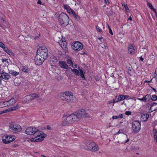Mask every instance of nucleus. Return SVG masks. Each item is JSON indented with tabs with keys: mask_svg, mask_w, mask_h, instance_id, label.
<instances>
[{
	"mask_svg": "<svg viewBox=\"0 0 157 157\" xmlns=\"http://www.w3.org/2000/svg\"><path fill=\"white\" fill-rule=\"evenodd\" d=\"M67 63L69 64V66L73 67V63L71 60V57H69L67 59Z\"/></svg>",
	"mask_w": 157,
	"mask_h": 157,
	"instance_id": "c756f323",
	"label": "nucleus"
},
{
	"mask_svg": "<svg viewBox=\"0 0 157 157\" xmlns=\"http://www.w3.org/2000/svg\"><path fill=\"white\" fill-rule=\"evenodd\" d=\"M135 49L132 44H130L128 46V51L130 54H133L135 53Z\"/></svg>",
	"mask_w": 157,
	"mask_h": 157,
	"instance_id": "a211bd4d",
	"label": "nucleus"
},
{
	"mask_svg": "<svg viewBox=\"0 0 157 157\" xmlns=\"http://www.w3.org/2000/svg\"><path fill=\"white\" fill-rule=\"evenodd\" d=\"M98 32H99L100 33H102V30H98Z\"/></svg>",
	"mask_w": 157,
	"mask_h": 157,
	"instance_id": "0e129e2a",
	"label": "nucleus"
},
{
	"mask_svg": "<svg viewBox=\"0 0 157 157\" xmlns=\"http://www.w3.org/2000/svg\"><path fill=\"white\" fill-rule=\"evenodd\" d=\"M148 101H149L151 99V95L150 94H148L146 95Z\"/></svg>",
	"mask_w": 157,
	"mask_h": 157,
	"instance_id": "a19ab883",
	"label": "nucleus"
},
{
	"mask_svg": "<svg viewBox=\"0 0 157 157\" xmlns=\"http://www.w3.org/2000/svg\"><path fill=\"white\" fill-rule=\"evenodd\" d=\"M37 3H39V4H41V2L40 0L38 1L37 2Z\"/></svg>",
	"mask_w": 157,
	"mask_h": 157,
	"instance_id": "338daca9",
	"label": "nucleus"
},
{
	"mask_svg": "<svg viewBox=\"0 0 157 157\" xmlns=\"http://www.w3.org/2000/svg\"><path fill=\"white\" fill-rule=\"evenodd\" d=\"M66 92H67V91H65L64 92L59 93L58 95V97L61 98L64 101V99H65V96L66 95Z\"/></svg>",
	"mask_w": 157,
	"mask_h": 157,
	"instance_id": "4be33fe9",
	"label": "nucleus"
},
{
	"mask_svg": "<svg viewBox=\"0 0 157 157\" xmlns=\"http://www.w3.org/2000/svg\"><path fill=\"white\" fill-rule=\"evenodd\" d=\"M142 49L144 50V53H146L147 52V50L145 48H143Z\"/></svg>",
	"mask_w": 157,
	"mask_h": 157,
	"instance_id": "4d7b16f0",
	"label": "nucleus"
},
{
	"mask_svg": "<svg viewBox=\"0 0 157 157\" xmlns=\"http://www.w3.org/2000/svg\"><path fill=\"white\" fill-rule=\"evenodd\" d=\"M122 5L124 8L127 12H128L129 11V8L127 5L124 3H122Z\"/></svg>",
	"mask_w": 157,
	"mask_h": 157,
	"instance_id": "473e14b6",
	"label": "nucleus"
},
{
	"mask_svg": "<svg viewBox=\"0 0 157 157\" xmlns=\"http://www.w3.org/2000/svg\"><path fill=\"white\" fill-rule=\"evenodd\" d=\"M9 124V128L11 132L16 133L21 131V127L18 124L12 122H10Z\"/></svg>",
	"mask_w": 157,
	"mask_h": 157,
	"instance_id": "39448f33",
	"label": "nucleus"
},
{
	"mask_svg": "<svg viewBox=\"0 0 157 157\" xmlns=\"http://www.w3.org/2000/svg\"><path fill=\"white\" fill-rule=\"evenodd\" d=\"M73 49L75 51L81 50L83 48L82 44L79 42H76L72 46Z\"/></svg>",
	"mask_w": 157,
	"mask_h": 157,
	"instance_id": "f8f14e48",
	"label": "nucleus"
},
{
	"mask_svg": "<svg viewBox=\"0 0 157 157\" xmlns=\"http://www.w3.org/2000/svg\"><path fill=\"white\" fill-rule=\"evenodd\" d=\"M123 129H120L119 130V131H118V133H122V132H123Z\"/></svg>",
	"mask_w": 157,
	"mask_h": 157,
	"instance_id": "864d4df0",
	"label": "nucleus"
},
{
	"mask_svg": "<svg viewBox=\"0 0 157 157\" xmlns=\"http://www.w3.org/2000/svg\"><path fill=\"white\" fill-rule=\"evenodd\" d=\"M3 49L4 51L6 52L9 50L8 48L7 47H6V46L5 47V48H4Z\"/></svg>",
	"mask_w": 157,
	"mask_h": 157,
	"instance_id": "49530a36",
	"label": "nucleus"
},
{
	"mask_svg": "<svg viewBox=\"0 0 157 157\" xmlns=\"http://www.w3.org/2000/svg\"><path fill=\"white\" fill-rule=\"evenodd\" d=\"M34 60L35 63L38 65H40L42 64L45 59L36 53Z\"/></svg>",
	"mask_w": 157,
	"mask_h": 157,
	"instance_id": "ddd939ff",
	"label": "nucleus"
},
{
	"mask_svg": "<svg viewBox=\"0 0 157 157\" xmlns=\"http://www.w3.org/2000/svg\"><path fill=\"white\" fill-rule=\"evenodd\" d=\"M63 7L66 10H68V9L70 8L68 5L67 4L64 5Z\"/></svg>",
	"mask_w": 157,
	"mask_h": 157,
	"instance_id": "ea45409f",
	"label": "nucleus"
},
{
	"mask_svg": "<svg viewBox=\"0 0 157 157\" xmlns=\"http://www.w3.org/2000/svg\"><path fill=\"white\" fill-rule=\"evenodd\" d=\"M149 117V115L148 114H143L140 118V120L142 121H147Z\"/></svg>",
	"mask_w": 157,
	"mask_h": 157,
	"instance_id": "412c9836",
	"label": "nucleus"
},
{
	"mask_svg": "<svg viewBox=\"0 0 157 157\" xmlns=\"http://www.w3.org/2000/svg\"><path fill=\"white\" fill-rule=\"evenodd\" d=\"M141 128V123L139 121H134L132 124V129L135 133H138Z\"/></svg>",
	"mask_w": 157,
	"mask_h": 157,
	"instance_id": "6e6552de",
	"label": "nucleus"
},
{
	"mask_svg": "<svg viewBox=\"0 0 157 157\" xmlns=\"http://www.w3.org/2000/svg\"><path fill=\"white\" fill-rule=\"evenodd\" d=\"M49 61L50 63L52 65V66H53V64L54 65L56 64L57 61L56 57L53 56H51L49 59Z\"/></svg>",
	"mask_w": 157,
	"mask_h": 157,
	"instance_id": "dca6fc26",
	"label": "nucleus"
},
{
	"mask_svg": "<svg viewBox=\"0 0 157 157\" xmlns=\"http://www.w3.org/2000/svg\"><path fill=\"white\" fill-rule=\"evenodd\" d=\"M6 53L11 56H13L14 55V53L9 49Z\"/></svg>",
	"mask_w": 157,
	"mask_h": 157,
	"instance_id": "f704fd0d",
	"label": "nucleus"
},
{
	"mask_svg": "<svg viewBox=\"0 0 157 157\" xmlns=\"http://www.w3.org/2000/svg\"><path fill=\"white\" fill-rule=\"evenodd\" d=\"M76 97L73 95V94L71 91H67L66 92V95L64 101H67L68 102L73 103L76 101Z\"/></svg>",
	"mask_w": 157,
	"mask_h": 157,
	"instance_id": "0eeeda50",
	"label": "nucleus"
},
{
	"mask_svg": "<svg viewBox=\"0 0 157 157\" xmlns=\"http://www.w3.org/2000/svg\"><path fill=\"white\" fill-rule=\"evenodd\" d=\"M47 128L48 130H50L51 129V128L49 125H48L47 127Z\"/></svg>",
	"mask_w": 157,
	"mask_h": 157,
	"instance_id": "6e6d98bb",
	"label": "nucleus"
},
{
	"mask_svg": "<svg viewBox=\"0 0 157 157\" xmlns=\"http://www.w3.org/2000/svg\"><path fill=\"white\" fill-rule=\"evenodd\" d=\"M78 121L77 117H76L75 113L72 114L68 116L62 122L61 124L63 126H66Z\"/></svg>",
	"mask_w": 157,
	"mask_h": 157,
	"instance_id": "7ed1b4c3",
	"label": "nucleus"
},
{
	"mask_svg": "<svg viewBox=\"0 0 157 157\" xmlns=\"http://www.w3.org/2000/svg\"><path fill=\"white\" fill-rule=\"evenodd\" d=\"M157 110V103L153 102L152 104L150 110H151V112H153Z\"/></svg>",
	"mask_w": 157,
	"mask_h": 157,
	"instance_id": "5701e85b",
	"label": "nucleus"
},
{
	"mask_svg": "<svg viewBox=\"0 0 157 157\" xmlns=\"http://www.w3.org/2000/svg\"><path fill=\"white\" fill-rule=\"evenodd\" d=\"M92 148L90 150L92 151H98L99 149L98 146L97 145H96L95 143V145L94 146H93V147H92Z\"/></svg>",
	"mask_w": 157,
	"mask_h": 157,
	"instance_id": "7c9ffc66",
	"label": "nucleus"
},
{
	"mask_svg": "<svg viewBox=\"0 0 157 157\" xmlns=\"http://www.w3.org/2000/svg\"><path fill=\"white\" fill-rule=\"evenodd\" d=\"M21 70L22 71L26 73H28L29 71V70L27 66H22Z\"/></svg>",
	"mask_w": 157,
	"mask_h": 157,
	"instance_id": "c85d7f7f",
	"label": "nucleus"
},
{
	"mask_svg": "<svg viewBox=\"0 0 157 157\" xmlns=\"http://www.w3.org/2000/svg\"><path fill=\"white\" fill-rule=\"evenodd\" d=\"M18 105H17L15 106H13L12 107H11L9 108V109H5L3 110V112H2V113H7L9 111H12L15 110L17 109H18Z\"/></svg>",
	"mask_w": 157,
	"mask_h": 157,
	"instance_id": "6ab92c4d",
	"label": "nucleus"
},
{
	"mask_svg": "<svg viewBox=\"0 0 157 157\" xmlns=\"http://www.w3.org/2000/svg\"><path fill=\"white\" fill-rule=\"evenodd\" d=\"M36 128H33L32 127H28L25 131L26 133L28 135H32L33 134Z\"/></svg>",
	"mask_w": 157,
	"mask_h": 157,
	"instance_id": "2eb2a0df",
	"label": "nucleus"
},
{
	"mask_svg": "<svg viewBox=\"0 0 157 157\" xmlns=\"http://www.w3.org/2000/svg\"><path fill=\"white\" fill-rule=\"evenodd\" d=\"M105 3L107 4H108L109 2L108 0H105Z\"/></svg>",
	"mask_w": 157,
	"mask_h": 157,
	"instance_id": "8fccbe9b",
	"label": "nucleus"
},
{
	"mask_svg": "<svg viewBox=\"0 0 157 157\" xmlns=\"http://www.w3.org/2000/svg\"><path fill=\"white\" fill-rule=\"evenodd\" d=\"M65 40V39L62 38L61 39V40H60V41L58 42L59 43V45H60V46H61V43L62 44H63L64 43V41Z\"/></svg>",
	"mask_w": 157,
	"mask_h": 157,
	"instance_id": "4c0bfd02",
	"label": "nucleus"
},
{
	"mask_svg": "<svg viewBox=\"0 0 157 157\" xmlns=\"http://www.w3.org/2000/svg\"><path fill=\"white\" fill-rule=\"evenodd\" d=\"M132 68L129 67L128 68V73L130 75H131V74H130V73L129 72V71H131L132 70Z\"/></svg>",
	"mask_w": 157,
	"mask_h": 157,
	"instance_id": "c03bdc74",
	"label": "nucleus"
},
{
	"mask_svg": "<svg viewBox=\"0 0 157 157\" xmlns=\"http://www.w3.org/2000/svg\"><path fill=\"white\" fill-rule=\"evenodd\" d=\"M2 62H8V59H2Z\"/></svg>",
	"mask_w": 157,
	"mask_h": 157,
	"instance_id": "de8ad7c7",
	"label": "nucleus"
},
{
	"mask_svg": "<svg viewBox=\"0 0 157 157\" xmlns=\"http://www.w3.org/2000/svg\"><path fill=\"white\" fill-rule=\"evenodd\" d=\"M2 72V74L3 77L2 78H1V79H4L6 80H8L9 79L8 77L10 76V75L4 72L3 71Z\"/></svg>",
	"mask_w": 157,
	"mask_h": 157,
	"instance_id": "393cba45",
	"label": "nucleus"
},
{
	"mask_svg": "<svg viewBox=\"0 0 157 157\" xmlns=\"http://www.w3.org/2000/svg\"><path fill=\"white\" fill-rule=\"evenodd\" d=\"M128 97V96L126 95H120L118 98H117L116 102H118L123 100Z\"/></svg>",
	"mask_w": 157,
	"mask_h": 157,
	"instance_id": "aec40b11",
	"label": "nucleus"
},
{
	"mask_svg": "<svg viewBox=\"0 0 157 157\" xmlns=\"http://www.w3.org/2000/svg\"><path fill=\"white\" fill-rule=\"evenodd\" d=\"M143 99H144V102H146L147 101V98L146 97V96H144L143 97Z\"/></svg>",
	"mask_w": 157,
	"mask_h": 157,
	"instance_id": "a18cd8bd",
	"label": "nucleus"
},
{
	"mask_svg": "<svg viewBox=\"0 0 157 157\" xmlns=\"http://www.w3.org/2000/svg\"><path fill=\"white\" fill-rule=\"evenodd\" d=\"M61 47L63 48L64 50L67 51V43L65 41V40L64 41V43L63 44H62L61 43Z\"/></svg>",
	"mask_w": 157,
	"mask_h": 157,
	"instance_id": "bb28decb",
	"label": "nucleus"
},
{
	"mask_svg": "<svg viewBox=\"0 0 157 157\" xmlns=\"http://www.w3.org/2000/svg\"><path fill=\"white\" fill-rule=\"evenodd\" d=\"M40 131L37 129H36L33 135L35 138H33L31 139V141L33 142H40L43 141L44 138L46 136V134H41Z\"/></svg>",
	"mask_w": 157,
	"mask_h": 157,
	"instance_id": "f03ea898",
	"label": "nucleus"
},
{
	"mask_svg": "<svg viewBox=\"0 0 157 157\" xmlns=\"http://www.w3.org/2000/svg\"><path fill=\"white\" fill-rule=\"evenodd\" d=\"M147 6H148L150 9L152 10L153 11H154V12L156 14V10L153 7V6L152 5L149 3V2H147Z\"/></svg>",
	"mask_w": 157,
	"mask_h": 157,
	"instance_id": "2f4dec72",
	"label": "nucleus"
},
{
	"mask_svg": "<svg viewBox=\"0 0 157 157\" xmlns=\"http://www.w3.org/2000/svg\"><path fill=\"white\" fill-rule=\"evenodd\" d=\"M59 65L60 67L63 69H65L66 70L69 68L68 66L67 65L65 62L59 61Z\"/></svg>",
	"mask_w": 157,
	"mask_h": 157,
	"instance_id": "f3484780",
	"label": "nucleus"
},
{
	"mask_svg": "<svg viewBox=\"0 0 157 157\" xmlns=\"http://www.w3.org/2000/svg\"><path fill=\"white\" fill-rule=\"evenodd\" d=\"M9 72L10 74L14 76H16L19 74V73L18 72H16L15 71L12 70H9Z\"/></svg>",
	"mask_w": 157,
	"mask_h": 157,
	"instance_id": "cd10ccee",
	"label": "nucleus"
},
{
	"mask_svg": "<svg viewBox=\"0 0 157 157\" xmlns=\"http://www.w3.org/2000/svg\"><path fill=\"white\" fill-rule=\"evenodd\" d=\"M5 45L2 42H0V47L2 48H5Z\"/></svg>",
	"mask_w": 157,
	"mask_h": 157,
	"instance_id": "79ce46f5",
	"label": "nucleus"
},
{
	"mask_svg": "<svg viewBox=\"0 0 157 157\" xmlns=\"http://www.w3.org/2000/svg\"><path fill=\"white\" fill-rule=\"evenodd\" d=\"M55 16L58 19L59 24L63 26H65L69 24V17L65 13H62L60 14L58 13H56L55 14Z\"/></svg>",
	"mask_w": 157,
	"mask_h": 157,
	"instance_id": "f257e3e1",
	"label": "nucleus"
},
{
	"mask_svg": "<svg viewBox=\"0 0 157 157\" xmlns=\"http://www.w3.org/2000/svg\"><path fill=\"white\" fill-rule=\"evenodd\" d=\"M72 14L73 15L74 17L78 21H80V17L78 16V14L75 12L74 11H72Z\"/></svg>",
	"mask_w": 157,
	"mask_h": 157,
	"instance_id": "a878e982",
	"label": "nucleus"
},
{
	"mask_svg": "<svg viewBox=\"0 0 157 157\" xmlns=\"http://www.w3.org/2000/svg\"><path fill=\"white\" fill-rule=\"evenodd\" d=\"M153 132H154V136H157V130L155 127L153 128Z\"/></svg>",
	"mask_w": 157,
	"mask_h": 157,
	"instance_id": "e433bc0d",
	"label": "nucleus"
},
{
	"mask_svg": "<svg viewBox=\"0 0 157 157\" xmlns=\"http://www.w3.org/2000/svg\"><path fill=\"white\" fill-rule=\"evenodd\" d=\"M140 60H141V61H143V60H144V59H143V58H142V56H141L140 57Z\"/></svg>",
	"mask_w": 157,
	"mask_h": 157,
	"instance_id": "e2e57ef3",
	"label": "nucleus"
},
{
	"mask_svg": "<svg viewBox=\"0 0 157 157\" xmlns=\"http://www.w3.org/2000/svg\"><path fill=\"white\" fill-rule=\"evenodd\" d=\"M67 11L68 13L69 14H71L72 13V11H74L72 9H71L70 8H69L68 10H67Z\"/></svg>",
	"mask_w": 157,
	"mask_h": 157,
	"instance_id": "58836bf2",
	"label": "nucleus"
},
{
	"mask_svg": "<svg viewBox=\"0 0 157 157\" xmlns=\"http://www.w3.org/2000/svg\"><path fill=\"white\" fill-rule=\"evenodd\" d=\"M2 71L0 73V79H1L2 78L3 76H2Z\"/></svg>",
	"mask_w": 157,
	"mask_h": 157,
	"instance_id": "13d9d810",
	"label": "nucleus"
},
{
	"mask_svg": "<svg viewBox=\"0 0 157 157\" xmlns=\"http://www.w3.org/2000/svg\"><path fill=\"white\" fill-rule=\"evenodd\" d=\"M118 118H122L123 117V115L122 114H119L118 116Z\"/></svg>",
	"mask_w": 157,
	"mask_h": 157,
	"instance_id": "3c124183",
	"label": "nucleus"
},
{
	"mask_svg": "<svg viewBox=\"0 0 157 157\" xmlns=\"http://www.w3.org/2000/svg\"><path fill=\"white\" fill-rule=\"evenodd\" d=\"M151 99L153 101H155L157 99V96L155 95H153Z\"/></svg>",
	"mask_w": 157,
	"mask_h": 157,
	"instance_id": "72a5a7b5",
	"label": "nucleus"
},
{
	"mask_svg": "<svg viewBox=\"0 0 157 157\" xmlns=\"http://www.w3.org/2000/svg\"><path fill=\"white\" fill-rule=\"evenodd\" d=\"M80 68V67H78V71L76 69H72L71 68H70L71 69L72 71L74 73L75 75L77 76H79L80 75L81 78L83 79V80H86V78L82 70V67L81 69Z\"/></svg>",
	"mask_w": 157,
	"mask_h": 157,
	"instance_id": "1a4fd4ad",
	"label": "nucleus"
},
{
	"mask_svg": "<svg viewBox=\"0 0 157 157\" xmlns=\"http://www.w3.org/2000/svg\"><path fill=\"white\" fill-rule=\"evenodd\" d=\"M36 53L40 57H42L45 59L48 57V51L47 48L45 47H40L37 50Z\"/></svg>",
	"mask_w": 157,
	"mask_h": 157,
	"instance_id": "20e7f679",
	"label": "nucleus"
},
{
	"mask_svg": "<svg viewBox=\"0 0 157 157\" xmlns=\"http://www.w3.org/2000/svg\"><path fill=\"white\" fill-rule=\"evenodd\" d=\"M84 143L87 146V149L89 150H91L92 147L95 145V143L92 141L88 140H85L84 141Z\"/></svg>",
	"mask_w": 157,
	"mask_h": 157,
	"instance_id": "4468645a",
	"label": "nucleus"
},
{
	"mask_svg": "<svg viewBox=\"0 0 157 157\" xmlns=\"http://www.w3.org/2000/svg\"><path fill=\"white\" fill-rule=\"evenodd\" d=\"M128 20H131V21H132V17H130L128 19Z\"/></svg>",
	"mask_w": 157,
	"mask_h": 157,
	"instance_id": "774afa93",
	"label": "nucleus"
},
{
	"mask_svg": "<svg viewBox=\"0 0 157 157\" xmlns=\"http://www.w3.org/2000/svg\"><path fill=\"white\" fill-rule=\"evenodd\" d=\"M102 39H103V37H99L98 38V39L100 40H101Z\"/></svg>",
	"mask_w": 157,
	"mask_h": 157,
	"instance_id": "69168bd1",
	"label": "nucleus"
},
{
	"mask_svg": "<svg viewBox=\"0 0 157 157\" xmlns=\"http://www.w3.org/2000/svg\"><path fill=\"white\" fill-rule=\"evenodd\" d=\"M150 87L151 88L154 90V92H156V90H155V89L154 88L151 87V86H150Z\"/></svg>",
	"mask_w": 157,
	"mask_h": 157,
	"instance_id": "052dcab7",
	"label": "nucleus"
},
{
	"mask_svg": "<svg viewBox=\"0 0 157 157\" xmlns=\"http://www.w3.org/2000/svg\"><path fill=\"white\" fill-rule=\"evenodd\" d=\"M17 101L16 99H15V98L13 97L11 98L9 100L7 101V102L9 103V105H12L16 103Z\"/></svg>",
	"mask_w": 157,
	"mask_h": 157,
	"instance_id": "b1692460",
	"label": "nucleus"
},
{
	"mask_svg": "<svg viewBox=\"0 0 157 157\" xmlns=\"http://www.w3.org/2000/svg\"><path fill=\"white\" fill-rule=\"evenodd\" d=\"M152 79H151L150 81H147V80H145L144 82H147L148 83H150L151 82H152Z\"/></svg>",
	"mask_w": 157,
	"mask_h": 157,
	"instance_id": "5fc2aeb1",
	"label": "nucleus"
},
{
	"mask_svg": "<svg viewBox=\"0 0 157 157\" xmlns=\"http://www.w3.org/2000/svg\"><path fill=\"white\" fill-rule=\"evenodd\" d=\"M15 139V136H4L2 139V142L5 144L10 143Z\"/></svg>",
	"mask_w": 157,
	"mask_h": 157,
	"instance_id": "9d476101",
	"label": "nucleus"
},
{
	"mask_svg": "<svg viewBox=\"0 0 157 157\" xmlns=\"http://www.w3.org/2000/svg\"><path fill=\"white\" fill-rule=\"evenodd\" d=\"M112 118L113 119H117L118 118V116H113V117Z\"/></svg>",
	"mask_w": 157,
	"mask_h": 157,
	"instance_id": "603ef678",
	"label": "nucleus"
},
{
	"mask_svg": "<svg viewBox=\"0 0 157 157\" xmlns=\"http://www.w3.org/2000/svg\"><path fill=\"white\" fill-rule=\"evenodd\" d=\"M137 99L138 100L144 101V99H143V98H137Z\"/></svg>",
	"mask_w": 157,
	"mask_h": 157,
	"instance_id": "680f3d73",
	"label": "nucleus"
},
{
	"mask_svg": "<svg viewBox=\"0 0 157 157\" xmlns=\"http://www.w3.org/2000/svg\"><path fill=\"white\" fill-rule=\"evenodd\" d=\"M109 33L111 35L113 34L112 30H109Z\"/></svg>",
	"mask_w": 157,
	"mask_h": 157,
	"instance_id": "bf43d9fd",
	"label": "nucleus"
},
{
	"mask_svg": "<svg viewBox=\"0 0 157 157\" xmlns=\"http://www.w3.org/2000/svg\"><path fill=\"white\" fill-rule=\"evenodd\" d=\"M40 96L39 94H33L27 95L25 98L26 99L25 102L29 103L32 101L35 98H38Z\"/></svg>",
	"mask_w": 157,
	"mask_h": 157,
	"instance_id": "9b49d317",
	"label": "nucleus"
},
{
	"mask_svg": "<svg viewBox=\"0 0 157 157\" xmlns=\"http://www.w3.org/2000/svg\"><path fill=\"white\" fill-rule=\"evenodd\" d=\"M75 115L77 117V120L78 121L81 118H85L89 117V115L84 109H82L78 110L76 113H75Z\"/></svg>",
	"mask_w": 157,
	"mask_h": 157,
	"instance_id": "423d86ee",
	"label": "nucleus"
},
{
	"mask_svg": "<svg viewBox=\"0 0 157 157\" xmlns=\"http://www.w3.org/2000/svg\"><path fill=\"white\" fill-rule=\"evenodd\" d=\"M124 36V34L119 32L118 35V38H122Z\"/></svg>",
	"mask_w": 157,
	"mask_h": 157,
	"instance_id": "c9c22d12",
	"label": "nucleus"
},
{
	"mask_svg": "<svg viewBox=\"0 0 157 157\" xmlns=\"http://www.w3.org/2000/svg\"><path fill=\"white\" fill-rule=\"evenodd\" d=\"M125 114L128 116L130 115L131 114V111H127L125 112Z\"/></svg>",
	"mask_w": 157,
	"mask_h": 157,
	"instance_id": "37998d69",
	"label": "nucleus"
},
{
	"mask_svg": "<svg viewBox=\"0 0 157 157\" xmlns=\"http://www.w3.org/2000/svg\"><path fill=\"white\" fill-rule=\"evenodd\" d=\"M156 71H155V72L154 74V76L155 78L157 79V75L156 73Z\"/></svg>",
	"mask_w": 157,
	"mask_h": 157,
	"instance_id": "09e8293b",
	"label": "nucleus"
}]
</instances>
